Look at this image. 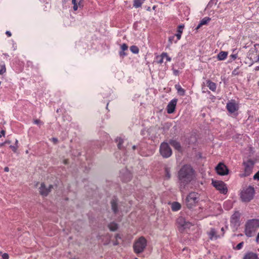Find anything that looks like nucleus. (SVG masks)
Masks as SVG:
<instances>
[{
  "label": "nucleus",
  "mask_w": 259,
  "mask_h": 259,
  "mask_svg": "<svg viewBox=\"0 0 259 259\" xmlns=\"http://www.w3.org/2000/svg\"><path fill=\"white\" fill-rule=\"evenodd\" d=\"M180 189L183 191L187 185L194 178V170L190 165H184L178 172Z\"/></svg>",
  "instance_id": "1"
},
{
  "label": "nucleus",
  "mask_w": 259,
  "mask_h": 259,
  "mask_svg": "<svg viewBox=\"0 0 259 259\" xmlns=\"http://www.w3.org/2000/svg\"><path fill=\"white\" fill-rule=\"evenodd\" d=\"M259 227V220L252 219L248 221L246 225L245 234L251 237L255 233L256 230Z\"/></svg>",
  "instance_id": "2"
},
{
  "label": "nucleus",
  "mask_w": 259,
  "mask_h": 259,
  "mask_svg": "<svg viewBox=\"0 0 259 259\" xmlns=\"http://www.w3.org/2000/svg\"><path fill=\"white\" fill-rule=\"evenodd\" d=\"M254 189L251 186L244 189L241 193V199L243 202H248L253 198Z\"/></svg>",
  "instance_id": "3"
},
{
  "label": "nucleus",
  "mask_w": 259,
  "mask_h": 259,
  "mask_svg": "<svg viewBox=\"0 0 259 259\" xmlns=\"http://www.w3.org/2000/svg\"><path fill=\"white\" fill-rule=\"evenodd\" d=\"M147 245V240L144 237H141L134 244V251L137 253L143 252Z\"/></svg>",
  "instance_id": "4"
},
{
  "label": "nucleus",
  "mask_w": 259,
  "mask_h": 259,
  "mask_svg": "<svg viewBox=\"0 0 259 259\" xmlns=\"http://www.w3.org/2000/svg\"><path fill=\"white\" fill-rule=\"evenodd\" d=\"M198 199L199 197L197 193H190L186 199V203L187 207L189 208H192L198 201Z\"/></svg>",
  "instance_id": "5"
},
{
  "label": "nucleus",
  "mask_w": 259,
  "mask_h": 259,
  "mask_svg": "<svg viewBox=\"0 0 259 259\" xmlns=\"http://www.w3.org/2000/svg\"><path fill=\"white\" fill-rule=\"evenodd\" d=\"M254 164V162L251 159H248L243 162L244 172L241 175V177H247L250 175Z\"/></svg>",
  "instance_id": "6"
},
{
  "label": "nucleus",
  "mask_w": 259,
  "mask_h": 259,
  "mask_svg": "<svg viewBox=\"0 0 259 259\" xmlns=\"http://www.w3.org/2000/svg\"><path fill=\"white\" fill-rule=\"evenodd\" d=\"M161 155L164 158L170 157L172 154V150L169 145L165 143H162L159 149Z\"/></svg>",
  "instance_id": "7"
},
{
  "label": "nucleus",
  "mask_w": 259,
  "mask_h": 259,
  "mask_svg": "<svg viewBox=\"0 0 259 259\" xmlns=\"http://www.w3.org/2000/svg\"><path fill=\"white\" fill-rule=\"evenodd\" d=\"M212 184L213 186L218 190L220 191L221 193L226 194L227 192V188L226 187V185L223 181H214L212 180Z\"/></svg>",
  "instance_id": "8"
},
{
  "label": "nucleus",
  "mask_w": 259,
  "mask_h": 259,
  "mask_svg": "<svg viewBox=\"0 0 259 259\" xmlns=\"http://www.w3.org/2000/svg\"><path fill=\"white\" fill-rule=\"evenodd\" d=\"M177 222L179 225V228L181 231L189 228L192 225L189 222L186 221L185 219L182 217L178 218Z\"/></svg>",
  "instance_id": "9"
},
{
  "label": "nucleus",
  "mask_w": 259,
  "mask_h": 259,
  "mask_svg": "<svg viewBox=\"0 0 259 259\" xmlns=\"http://www.w3.org/2000/svg\"><path fill=\"white\" fill-rule=\"evenodd\" d=\"M217 173L219 175L225 176L229 173V169L223 163H220L215 167Z\"/></svg>",
  "instance_id": "10"
},
{
  "label": "nucleus",
  "mask_w": 259,
  "mask_h": 259,
  "mask_svg": "<svg viewBox=\"0 0 259 259\" xmlns=\"http://www.w3.org/2000/svg\"><path fill=\"white\" fill-rule=\"evenodd\" d=\"M177 100H172L167 106V111L168 113H172L174 112L177 104Z\"/></svg>",
  "instance_id": "11"
},
{
  "label": "nucleus",
  "mask_w": 259,
  "mask_h": 259,
  "mask_svg": "<svg viewBox=\"0 0 259 259\" xmlns=\"http://www.w3.org/2000/svg\"><path fill=\"white\" fill-rule=\"evenodd\" d=\"M39 192L41 195L43 196H47L50 193V191L46 187L44 183H42L40 184V187L39 188Z\"/></svg>",
  "instance_id": "12"
},
{
  "label": "nucleus",
  "mask_w": 259,
  "mask_h": 259,
  "mask_svg": "<svg viewBox=\"0 0 259 259\" xmlns=\"http://www.w3.org/2000/svg\"><path fill=\"white\" fill-rule=\"evenodd\" d=\"M227 108L229 112L234 113L237 110V105L235 103L230 102L227 104Z\"/></svg>",
  "instance_id": "13"
},
{
  "label": "nucleus",
  "mask_w": 259,
  "mask_h": 259,
  "mask_svg": "<svg viewBox=\"0 0 259 259\" xmlns=\"http://www.w3.org/2000/svg\"><path fill=\"white\" fill-rule=\"evenodd\" d=\"M111 209L114 213H117L118 211L117 201L116 199H112L111 201Z\"/></svg>",
  "instance_id": "14"
},
{
  "label": "nucleus",
  "mask_w": 259,
  "mask_h": 259,
  "mask_svg": "<svg viewBox=\"0 0 259 259\" xmlns=\"http://www.w3.org/2000/svg\"><path fill=\"white\" fill-rule=\"evenodd\" d=\"M243 259H258V256L256 253L250 252L245 255Z\"/></svg>",
  "instance_id": "15"
},
{
  "label": "nucleus",
  "mask_w": 259,
  "mask_h": 259,
  "mask_svg": "<svg viewBox=\"0 0 259 259\" xmlns=\"http://www.w3.org/2000/svg\"><path fill=\"white\" fill-rule=\"evenodd\" d=\"M210 20V18L209 17H205L200 22V23L198 25L197 27L196 28V30H198L200 28L202 25L206 24Z\"/></svg>",
  "instance_id": "16"
},
{
  "label": "nucleus",
  "mask_w": 259,
  "mask_h": 259,
  "mask_svg": "<svg viewBox=\"0 0 259 259\" xmlns=\"http://www.w3.org/2000/svg\"><path fill=\"white\" fill-rule=\"evenodd\" d=\"M208 235H209V239L212 240L213 238H215V239L218 238V236L217 235V232L214 229L211 228L209 232H208Z\"/></svg>",
  "instance_id": "17"
},
{
  "label": "nucleus",
  "mask_w": 259,
  "mask_h": 259,
  "mask_svg": "<svg viewBox=\"0 0 259 259\" xmlns=\"http://www.w3.org/2000/svg\"><path fill=\"white\" fill-rule=\"evenodd\" d=\"M240 218V213L238 212H235L232 216L231 222L234 224L238 223Z\"/></svg>",
  "instance_id": "18"
},
{
  "label": "nucleus",
  "mask_w": 259,
  "mask_h": 259,
  "mask_svg": "<svg viewBox=\"0 0 259 259\" xmlns=\"http://www.w3.org/2000/svg\"><path fill=\"white\" fill-rule=\"evenodd\" d=\"M227 55V52L222 51L218 55L217 57L219 60H223L226 58Z\"/></svg>",
  "instance_id": "19"
},
{
  "label": "nucleus",
  "mask_w": 259,
  "mask_h": 259,
  "mask_svg": "<svg viewBox=\"0 0 259 259\" xmlns=\"http://www.w3.org/2000/svg\"><path fill=\"white\" fill-rule=\"evenodd\" d=\"M181 208V205L177 202H174L172 203L171 209L174 211H177Z\"/></svg>",
  "instance_id": "20"
},
{
  "label": "nucleus",
  "mask_w": 259,
  "mask_h": 259,
  "mask_svg": "<svg viewBox=\"0 0 259 259\" xmlns=\"http://www.w3.org/2000/svg\"><path fill=\"white\" fill-rule=\"evenodd\" d=\"M170 144L173 146L175 149L180 150L181 148L180 144L179 142L175 140H172L170 142Z\"/></svg>",
  "instance_id": "21"
},
{
  "label": "nucleus",
  "mask_w": 259,
  "mask_h": 259,
  "mask_svg": "<svg viewBox=\"0 0 259 259\" xmlns=\"http://www.w3.org/2000/svg\"><path fill=\"white\" fill-rule=\"evenodd\" d=\"M108 227L110 231H115L118 229V225L116 223L112 222L109 224Z\"/></svg>",
  "instance_id": "22"
},
{
  "label": "nucleus",
  "mask_w": 259,
  "mask_h": 259,
  "mask_svg": "<svg viewBox=\"0 0 259 259\" xmlns=\"http://www.w3.org/2000/svg\"><path fill=\"white\" fill-rule=\"evenodd\" d=\"M207 86L209 89L212 91H214L216 89L215 83L210 81V80L207 81Z\"/></svg>",
  "instance_id": "23"
},
{
  "label": "nucleus",
  "mask_w": 259,
  "mask_h": 259,
  "mask_svg": "<svg viewBox=\"0 0 259 259\" xmlns=\"http://www.w3.org/2000/svg\"><path fill=\"white\" fill-rule=\"evenodd\" d=\"M145 0H134V7L137 8L141 7L142 4L144 3Z\"/></svg>",
  "instance_id": "24"
},
{
  "label": "nucleus",
  "mask_w": 259,
  "mask_h": 259,
  "mask_svg": "<svg viewBox=\"0 0 259 259\" xmlns=\"http://www.w3.org/2000/svg\"><path fill=\"white\" fill-rule=\"evenodd\" d=\"M175 88L177 90L178 93L180 95H181V96L184 95V94H185V90L183 89H182L180 87V85L177 84V85H175Z\"/></svg>",
  "instance_id": "25"
},
{
  "label": "nucleus",
  "mask_w": 259,
  "mask_h": 259,
  "mask_svg": "<svg viewBox=\"0 0 259 259\" xmlns=\"http://www.w3.org/2000/svg\"><path fill=\"white\" fill-rule=\"evenodd\" d=\"M184 27V25L179 26L178 33L177 34H176V36H177L178 40H179L181 38V34L182 33V29H183Z\"/></svg>",
  "instance_id": "26"
},
{
  "label": "nucleus",
  "mask_w": 259,
  "mask_h": 259,
  "mask_svg": "<svg viewBox=\"0 0 259 259\" xmlns=\"http://www.w3.org/2000/svg\"><path fill=\"white\" fill-rule=\"evenodd\" d=\"M130 50L134 54H138L139 53V48L136 46H132L130 47Z\"/></svg>",
  "instance_id": "27"
},
{
  "label": "nucleus",
  "mask_w": 259,
  "mask_h": 259,
  "mask_svg": "<svg viewBox=\"0 0 259 259\" xmlns=\"http://www.w3.org/2000/svg\"><path fill=\"white\" fill-rule=\"evenodd\" d=\"M115 140L116 142H118L117 144L118 148L119 149H121V145L123 143V140L120 138H117Z\"/></svg>",
  "instance_id": "28"
},
{
  "label": "nucleus",
  "mask_w": 259,
  "mask_h": 259,
  "mask_svg": "<svg viewBox=\"0 0 259 259\" xmlns=\"http://www.w3.org/2000/svg\"><path fill=\"white\" fill-rule=\"evenodd\" d=\"M165 177L167 179H169L170 178V171L168 168H166L165 169Z\"/></svg>",
  "instance_id": "29"
},
{
  "label": "nucleus",
  "mask_w": 259,
  "mask_h": 259,
  "mask_svg": "<svg viewBox=\"0 0 259 259\" xmlns=\"http://www.w3.org/2000/svg\"><path fill=\"white\" fill-rule=\"evenodd\" d=\"M161 57L162 58H165L166 60L168 61H169L171 60V58L168 56L167 53H163L161 54Z\"/></svg>",
  "instance_id": "30"
},
{
  "label": "nucleus",
  "mask_w": 259,
  "mask_h": 259,
  "mask_svg": "<svg viewBox=\"0 0 259 259\" xmlns=\"http://www.w3.org/2000/svg\"><path fill=\"white\" fill-rule=\"evenodd\" d=\"M10 147L12 149V150L14 152H16V151H17V149L18 147V145L17 146H12V145H11L10 146Z\"/></svg>",
  "instance_id": "31"
},
{
  "label": "nucleus",
  "mask_w": 259,
  "mask_h": 259,
  "mask_svg": "<svg viewBox=\"0 0 259 259\" xmlns=\"http://www.w3.org/2000/svg\"><path fill=\"white\" fill-rule=\"evenodd\" d=\"M0 73L1 74H3L4 73L6 72V68L5 67V66L4 65L2 67V69L0 70Z\"/></svg>",
  "instance_id": "32"
},
{
  "label": "nucleus",
  "mask_w": 259,
  "mask_h": 259,
  "mask_svg": "<svg viewBox=\"0 0 259 259\" xmlns=\"http://www.w3.org/2000/svg\"><path fill=\"white\" fill-rule=\"evenodd\" d=\"M243 242H240V243H239L237 246L236 247H235V249H240L242 248V246H243Z\"/></svg>",
  "instance_id": "33"
},
{
  "label": "nucleus",
  "mask_w": 259,
  "mask_h": 259,
  "mask_svg": "<svg viewBox=\"0 0 259 259\" xmlns=\"http://www.w3.org/2000/svg\"><path fill=\"white\" fill-rule=\"evenodd\" d=\"M176 35H173L172 36H170L168 38V41L170 44H172V41L174 40V38L175 37Z\"/></svg>",
  "instance_id": "34"
},
{
  "label": "nucleus",
  "mask_w": 259,
  "mask_h": 259,
  "mask_svg": "<svg viewBox=\"0 0 259 259\" xmlns=\"http://www.w3.org/2000/svg\"><path fill=\"white\" fill-rule=\"evenodd\" d=\"M128 48V47L125 44H123L122 46H121V49L122 51H125V50H126Z\"/></svg>",
  "instance_id": "35"
},
{
  "label": "nucleus",
  "mask_w": 259,
  "mask_h": 259,
  "mask_svg": "<svg viewBox=\"0 0 259 259\" xmlns=\"http://www.w3.org/2000/svg\"><path fill=\"white\" fill-rule=\"evenodd\" d=\"M253 179L254 180H259V171L254 175Z\"/></svg>",
  "instance_id": "36"
},
{
  "label": "nucleus",
  "mask_w": 259,
  "mask_h": 259,
  "mask_svg": "<svg viewBox=\"0 0 259 259\" xmlns=\"http://www.w3.org/2000/svg\"><path fill=\"white\" fill-rule=\"evenodd\" d=\"M9 254L7 253H4L3 255H2V257L4 259H9Z\"/></svg>",
  "instance_id": "37"
},
{
  "label": "nucleus",
  "mask_w": 259,
  "mask_h": 259,
  "mask_svg": "<svg viewBox=\"0 0 259 259\" xmlns=\"http://www.w3.org/2000/svg\"><path fill=\"white\" fill-rule=\"evenodd\" d=\"M127 175H128L127 178L124 180L125 182H127V181H130L132 178V176L130 174H128Z\"/></svg>",
  "instance_id": "38"
},
{
  "label": "nucleus",
  "mask_w": 259,
  "mask_h": 259,
  "mask_svg": "<svg viewBox=\"0 0 259 259\" xmlns=\"http://www.w3.org/2000/svg\"><path fill=\"white\" fill-rule=\"evenodd\" d=\"M34 123L36 124H39L42 123V122L39 119H34Z\"/></svg>",
  "instance_id": "39"
},
{
  "label": "nucleus",
  "mask_w": 259,
  "mask_h": 259,
  "mask_svg": "<svg viewBox=\"0 0 259 259\" xmlns=\"http://www.w3.org/2000/svg\"><path fill=\"white\" fill-rule=\"evenodd\" d=\"M73 10H74V11H76V10H77V9H78V6H77V4H73Z\"/></svg>",
  "instance_id": "40"
},
{
  "label": "nucleus",
  "mask_w": 259,
  "mask_h": 259,
  "mask_svg": "<svg viewBox=\"0 0 259 259\" xmlns=\"http://www.w3.org/2000/svg\"><path fill=\"white\" fill-rule=\"evenodd\" d=\"M48 190L50 191V192L51 191L52 189L54 188V186L52 185H50L48 188H47Z\"/></svg>",
  "instance_id": "41"
},
{
  "label": "nucleus",
  "mask_w": 259,
  "mask_h": 259,
  "mask_svg": "<svg viewBox=\"0 0 259 259\" xmlns=\"http://www.w3.org/2000/svg\"><path fill=\"white\" fill-rule=\"evenodd\" d=\"M82 0H78V2H77V6L79 7H82V5H81V2Z\"/></svg>",
  "instance_id": "42"
},
{
  "label": "nucleus",
  "mask_w": 259,
  "mask_h": 259,
  "mask_svg": "<svg viewBox=\"0 0 259 259\" xmlns=\"http://www.w3.org/2000/svg\"><path fill=\"white\" fill-rule=\"evenodd\" d=\"M237 55L236 54H233L231 55V57L233 59L235 60L237 58Z\"/></svg>",
  "instance_id": "43"
},
{
  "label": "nucleus",
  "mask_w": 259,
  "mask_h": 259,
  "mask_svg": "<svg viewBox=\"0 0 259 259\" xmlns=\"http://www.w3.org/2000/svg\"><path fill=\"white\" fill-rule=\"evenodd\" d=\"M52 141L55 144H57L58 142V139L56 138H52Z\"/></svg>",
  "instance_id": "44"
},
{
  "label": "nucleus",
  "mask_w": 259,
  "mask_h": 259,
  "mask_svg": "<svg viewBox=\"0 0 259 259\" xmlns=\"http://www.w3.org/2000/svg\"><path fill=\"white\" fill-rule=\"evenodd\" d=\"M5 134V131L4 130H2L1 132L0 138H1L2 136H4Z\"/></svg>",
  "instance_id": "45"
},
{
  "label": "nucleus",
  "mask_w": 259,
  "mask_h": 259,
  "mask_svg": "<svg viewBox=\"0 0 259 259\" xmlns=\"http://www.w3.org/2000/svg\"><path fill=\"white\" fill-rule=\"evenodd\" d=\"M6 34L8 36H11L12 35L10 31H6Z\"/></svg>",
  "instance_id": "46"
},
{
  "label": "nucleus",
  "mask_w": 259,
  "mask_h": 259,
  "mask_svg": "<svg viewBox=\"0 0 259 259\" xmlns=\"http://www.w3.org/2000/svg\"><path fill=\"white\" fill-rule=\"evenodd\" d=\"M120 55L121 56L125 55V53L123 52V51H121L120 52Z\"/></svg>",
  "instance_id": "47"
},
{
  "label": "nucleus",
  "mask_w": 259,
  "mask_h": 259,
  "mask_svg": "<svg viewBox=\"0 0 259 259\" xmlns=\"http://www.w3.org/2000/svg\"><path fill=\"white\" fill-rule=\"evenodd\" d=\"M5 171L8 172L9 171V168L8 167H5L4 168Z\"/></svg>",
  "instance_id": "48"
},
{
  "label": "nucleus",
  "mask_w": 259,
  "mask_h": 259,
  "mask_svg": "<svg viewBox=\"0 0 259 259\" xmlns=\"http://www.w3.org/2000/svg\"><path fill=\"white\" fill-rule=\"evenodd\" d=\"M164 58L161 57V58L158 61L159 63H162L163 62V59Z\"/></svg>",
  "instance_id": "49"
},
{
  "label": "nucleus",
  "mask_w": 259,
  "mask_h": 259,
  "mask_svg": "<svg viewBox=\"0 0 259 259\" xmlns=\"http://www.w3.org/2000/svg\"><path fill=\"white\" fill-rule=\"evenodd\" d=\"M256 242H259V233H258L257 235V237H256Z\"/></svg>",
  "instance_id": "50"
},
{
  "label": "nucleus",
  "mask_w": 259,
  "mask_h": 259,
  "mask_svg": "<svg viewBox=\"0 0 259 259\" xmlns=\"http://www.w3.org/2000/svg\"><path fill=\"white\" fill-rule=\"evenodd\" d=\"M5 143H6V144H10V143H11V141L10 140H6L5 142Z\"/></svg>",
  "instance_id": "51"
},
{
  "label": "nucleus",
  "mask_w": 259,
  "mask_h": 259,
  "mask_svg": "<svg viewBox=\"0 0 259 259\" xmlns=\"http://www.w3.org/2000/svg\"><path fill=\"white\" fill-rule=\"evenodd\" d=\"M118 244V242H117V241H115L114 243H113V245H117Z\"/></svg>",
  "instance_id": "52"
},
{
  "label": "nucleus",
  "mask_w": 259,
  "mask_h": 259,
  "mask_svg": "<svg viewBox=\"0 0 259 259\" xmlns=\"http://www.w3.org/2000/svg\"><path fill=\"white\" fill-rule=\"evenodd\" d=\"M18 141L17 140H16V141H15V145L17 146L18 145Z\"/></svg>",
  "instance_id": "53"
},
{
  "label": "nucleus",
  "mask_w": 259,
  "mask_h": 259,
  "mask_svg": "<svg viewBox=\"0 0 259 259\" xmlns=\"http://www.w3.org/2000/svg\"><path fill=\"white\" fill-rule=\"evenodd\" d=\"M115 237H116V238H120V236H119V235H118V234L116 235Z\"/></svg>",
  "instance_id": "54"
},
{
  "label": "nucleus",
  "mask_w": 259,
  "mask_h": 259,
  "mask_svg": "<svg viewBox=\"0 0 259 259\" xmlns=\"http://www.w3.org/2000/svg\"><path fill=\"white\" fill-rule=\"evenodd\" d=\"M5 144H6V143H5V142H4V143H3L1 144L0 146H3L5 145Z\"/></svg>",
  "instance_id": "55"
},
{
  "label": "nucleus",
  "mask_w": 259,
  "mask_h": 259,
  "mask_svg": "<svg viewBox=\"0 0 259 259\" xmlns=\"http://www.w3.org/2000/svg\"><path fill=\"white\" fill-rule=\"evenodd\" d=\"M255 70H256V71L259 70V67L258 66L256 67L255 68Z\"/></svg>",
  "instance_id": "56"
},
{
  "label": "nucleus",
  "mask_w": 259,
  "mask_h": 259,
  "mask_svg": "<svg viewBox=\"0 0 259 259\" xmlns=\"http://www.w3.org/2000/svg\"><path fill=\"white\" fill-rule=\"evenodd\" d=\"M132 148H133V150H135L136 148V146L134 145V146H133Z\"/></svg>",
  "instance_id": "57"
},
{
  "label": "nucleus",
  "mask_w": 259,
  "mask_h": 259,
  "mask_svg": "<svg viewBox=\"0 0 259 259\" xmlns=\"http://www.w3.org/2000/svg\"><path fill=\"white\" fill-rule=\"evenodd\" d=\"M64 163L65 164H67V160H64Z\"/></svg>",
  "instance_id": "58"
},
{
  "label": "nucleus",
  "mask_w": 259,
  "mask_h": 259,
  "mask_svg": "<svg viewBox=\"0 0 259 259\" xmlns=\"http://www.w3.org/2000/svg\"><path fill=\"white\" fill-rule=\"evenodd\" d=\"M155 8H156V7H155V6H154V7H153V10H155Z\"/></svg>",
  "instance_id": "59"
},
{
  "label": "nucleus",
  "mask_w": 259,
  "mask_h": 259,
  "mask_svg": "<svg viewBox=\"0 0 259 259\" xmlns=\"http://www.w3.org/2000/svg\"><path fill=\"white\" fill-rule=\"evenodd\" d=\"M26 153H28V150L26 151Z\"/></svg>",
  "instance_id": "60"
},
{
  "label": "nucleus",
  "mask_w": 259,
  "mask_h": 259,
  "mask_svg": "<svg viewBox=\"0 0 259 259\" xmlns=\"http://www.w3.org/2000/svg\"><path fill=\"white\" fill-rule=\"evenodd\" d=\"M59 112V109H57V112Z\"/></svg>",
  "instance_id": "61"
},
{
  "label": "nucleus",
  "mask_w": 259,
  "mask_h": 259,
  "mask_svg": "<svg viewBox=\"0 0 259 259\" xmlns=\"http://www.w3.org/2000/svg\"><path fill=\"white\" fill-rule=\"evenodd\" d=\"M222 231H224V228H222Z\"/></svg>",
  "instance_id": "62"
},
{
  "label": "nucleus",
  "mask_w": 259,
  "mask_h": 259,
  "mask_svg": "<svg viewBox=\"0 0 259 259\" xmlns=\"http://www.w3.org/2000/svg\"><path fill=\"white\" fill-rule=\"evenodd\" d=\"M175 72L176 73H177V72H178V71L176 70Z\"/></svg>",
  "instance_id": "63"
},
{
  "label": "nucleus",
  "mask_w": 259,
  "mask_h": 259,
  "mask_svg": "<svg viewBox=\"0 0 259 259\" xmlns=\"http://www.w3.org/2000/svg\"><path fill=\"white\" fill-rule=\"evenodd\" d=\"M258 85H259V81L258 82Z\"/></svg>",
  "instance_id": "64"
}]
</instances>
